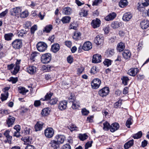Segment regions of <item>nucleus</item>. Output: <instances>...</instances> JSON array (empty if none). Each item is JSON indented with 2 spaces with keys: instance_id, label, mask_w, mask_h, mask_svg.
Returning <instances> with one entry per match:
<instances>
[{
  "instance_id": "nucleus-37",
  "label": "nucleus",
  "mask_w": 149,
  "mask_h": 149,
  "mask_svg": "<svg viewBox=\"0 0 149 149\" xmlns=\"http://www.w3.org/2000/svg\"><path fill=\"white\" fill-rule=\"evenodd\" d=\"M128 4L127 0H120L119 3V6L121 8H124Z\"/></svg>"
},
{
  "instance_id": "nucleus-58",
  "label": "nucleus",
  "mask_w": 149,
  "mask_h": 149,
  "mask_svg": "<svg viewBox=\"0 0 149 149\" xmlns=\"http://www.w3.org/2000/svg\"><path fill=\"white\" fill-rule=\"evenodd\" d=\"M81 113L83 115L86 116L89 113V111L85 108H84L82 109Z\"/></svg>"
},
{
  "instance_id": "nucleus-18",
  "label": "nucleus",
  "mask_w": 149,
  "mask_h": 149,
  "mask_svg": "<svg viewBox=\"0 0 149 149\" xmlns=\"http://www.w3.org/2000/svg\"><path fill=\"white\" fill-rule=\"evenodd\" d=\"M123 56L125 59H130L131 56V53L130 51L128 50H125L123 53Z\"/></svg>"
},
{
  "instance_id": "nucleus-54",
  "label": "nucleus",
  "mask_w": 149,
  "mask_h": 149,
  "mask_svg": "<svg viewBox=\"0 0 149 149\" xmlns=\"http://www.w3.org/2000/svg\"><path fill=\"white\" fill-rule=\"evenodd\" d=\"M122 104V100H119L118 102L115 103L114 105V107L116 108H117L120 107Z\"/></svg>"
},
{
  "instance_id": "nucleus-57",
  "label": "nucleus",
  "mask_w": 149,
  "mask_h": 149,
  "mask_svg": "<svg viewBox=\"0 0 149 149\" xmlns=\"http://www.w3.org/2000/svg\"><path fill=\"white\" fill-rule=\"evenodd\" d=\"M93 141H89L87 142L85 145V149H88L89 147L92 146Z\"/></svg>"
},
{
  "instance_id": "nucleus-34",
  "label": "nucleus",
  "mask_w": 149,
  "mask_h": 149,
  "mask_svg": "<svg viewBox=\"0 0 149 149\" xmlns=\"http://www.w3.org/2000/svg\"><path fill=\"white\" fill-rule=\"evenodd\" d=\"M71 18L68 16H65L63 17L61 19V20L63 24H66L69 23Z\"/></svg>"
},
{
  "instance_id": "nucleus-27",
  "label": "nucleus",
  "mask_w": 149,
  "mask_h": 149,
  "mask_svg": "<svg viewBox=\"0 0 149 149\" xmlns=\"http://www.w3.org/2000/svg\"><path fill=\"white\" fill-rule=\"evenodd\" d=\"M88 10L85 8L82 9L79 12V15L81 17H86L88 15Z\"/></svg>"
},
{
  "instance_id": "nucleus-29",
  "label": "nucleus",
  "mask_w": 149,
  "mask_h": 149,
  "mask_svg": "<svg viewBox=\"0 0 149 149\" xmlns=\"http://www.w3.org/2000/svg\"><path fill=\"white\" fill-rule=\"evenodd\" d=\"M60 49L59 45L58 44H53L52 46V50L54 53L57 52Z\"/></svg>"
},
{
  "instance_id": "nucleus-4",
  "label": "nucleus",
  "mask_w": 149,
  "mask_h": 149,
  "mask_svg": "<svg viewBox=\"0 0 149 149\" xmlns=\"http://www.w3.org/2000/svg\"><path fill=\"white\" fill-rule=\"evenodd\" d=\"M101 84V81L99 79H94L91 82V84L92 88L97 89L99 88Z\"/></svg>"
},
{
  "instance_id": "nucleus-40",
  "label": "nucleus",
  "mask_w": 149,
  "mask_h": 149,
  "mask_svg": "<svg viewBox=\"0 0 149 149\" xmlns=\"http://www.w3.org/2000/svg\"><path fill=\"white\" fill-rule=\"evenodd\" d=\"M121 80L123 84L124 85H126L127 84V83L130 79L128 77L123 76L121 78Z\"/></svg>"
},
{
  "instance_id": "nucleus-55",
  "label": "nucleus",
  "mask_w": 149,
  "mask_h": 149,
  "mask_svg": "<svg viewBox=\"0 0 149 149\" xmlns=\"http://www.w3.org/2000/svg\"><path fill=\"white\" fill-rule=\"evenodd\" d=\"M17 77L14 78L13 77H11L8 80L9 81L12 82V83L15 84L17 82Z\"/></svg>"
},
{
  "instance_id": "nucleus-8",
  "label": "nucleus",
  "mask_w": 149,
  "mask_h": 149,
  "mask_svg": "<svg viewBox=\"0 0 149 149\" xmlns=\"http://www.w3.org/2000/svg\"><path fill=\"white\" fill-rule=\"evenodd\" d=\"M47 45L43 42H38V51L40 52H44L47 49Z\"/></svg>"
},
{
  "instance_id": "nucleus-56",
  "label": "nucleus",
  "mask_w": 149,
  "mask_h": 149,
  "mask_svg": "<svg viewBox=\"0 0 149 149\" xmlns=\"http://www.w3.org/2000/svg\"><path fill=\"white\" fill-rule=\"evenodd\" d=\"M131 120H132L131 118H129L127 119V121H126V125L128 128L130 127V125H131L132 124Z\"/></svg>"
},
{
  "instance_id": "nucleus-2",
  "label": "nucleus",
  "mask_w": 149,
  "mask_h": 149,
  "mask_svg": "<svg viewBox=\"0 0 149 149\" xmlns=\"http://www.w3.org/2000/svg\"><path fill=\"white\" fill-rule=\"evenodd\" d=\"M12 46L15 49H19L22 46V40L19 39H16L13 41L11 43Z\"/></svg>"
},
{
  "instance_id": "nucleus-45",
  "label": "nucleus",
  "mask_w": 149,
  "mask_h": 149,
  "mask_svg": "<svg viewBox=\"0 0 149 149\" xmlns=\"http://www.w3.org/2000/svg\"><path fill=\"white\" fill-rule=\"evenodd\" d=\"M19 93L23 95H25L26 93L28 91V90H26L25 88L22 87H19Z\"/></svg>"
},
{
  "instance_id": "nucleus-59",
  "label": "nucleus",
  "mask_w": 149,
  "mask_h": 149,
  "mask_svg": "<svg viewBox=\"0 0 149 149\" xmlns=\"http://www.w3.org/2000/svg\"><path fill=\"white\" fill-rule=\"evenodd\" d=\"M31 25V23L29 21H27L24 24V27L25 29L28 28Z\"/></svg>"
},
{
  "instance_id": "nucleus-17",
  "label": "nucleus",
  "mask_w": 149,
  "mask_h": 149,
  "mask_svg": "<svg viewBox=\"0 0 149 149\" xmlns=\"http://www.w3.org/2000/svg\"><path fill=\"white\" fill-rule=\"evenodd\" d=\"M119 127V125L118 123H115L112 124L110 127V130L111 132H114L117 130Z\"/></svg>"
},
{
  "instance_id": "nucleus-32",
  "label": "nucleus",
  "mask_w": 149,
  "mask_h": 149,
  "mask_svg": "<svg viewBox=\"0 0 149 149\" xmlns=\"http://www.w3.org/2000/svg\"><path fill=\"white\" fill-rule=\"evenodd\" d=\"M52 67L49 65H43L42 67V70L44 72H49L51 70Z\"/></svg>"
},
{
  "instance_id": "nucleus-39",
  "label": "nucleus",
  "mask_w": 149,
  "mask_h": 149,
  "mask_svg": "<svg viewBox=\"0 0 149 149\" xmlns=\"http://www.w3.org/2000/svg\"><path fill=\"white\" fill-rule=\"evenodd\" d=\"M50 112V111L49 110L48 108H45L42 110L41 112V114L43 116H46L49 114Z\"/></svg>"
},
{
  "instance_id": "nucleus-16",
  "label": "nucleus",
  "mask_w": 149,
  "mask_h": 149,
  "mask_svg": "<svg viewBox=\"0 0 149 149\" xmlns=\"http://www.w3.org/2000/svg\"><path fill=\"white\" fill-rule=\"evenodd\" d=\"M50 146L53 148V149H58L59 148V144L58 141L53 140L51 141L49 143Z\"/></svg>"
},
{
  "instance_id": "nucleus-51",
  "label": "nucleus",
  "mask_w": 149,
  "mask_h": 149,
  "mask_svg": "<svg viewBox=\"0 0 149 149\" xmlns=\"http://www.w3.org/2000/svg\"><path fill=\"white\" fill-rule=\"evenodd\" d=\"M58 101V99L56 98H55L50 99L49 102L51 105H54L56 104Z\"/></svg>"
},
{
  "instance_id": "nucleus-10",
  "label": "nucleus",
  "mask_w": 149,
  "mask_h": 149,
  "mask_svg": "<svg viewBox=\"0 0 149 149\" xmlns=\"http://www.w3.org/2000/svg\"><path fill=\"white\" fill-rule=\"evenodd\" d=\"M10 131L9 130H6L4 133V135L6 138V140L4 141L5 143H8L10 144L11 143L12 136L9 135Z\"/></svg>"
},
{
  "instance_id": "nucleus-5",
  "label": "nucleus",
  "mask_w": 149,
  "mask_h": 149,
  "mask_svg": "<svg viewBox=\"0 0 149 149\" xmlns=\"http://www.w3.org/2000/svg\"><path fill=\"white\" fill-rule=\"evenodd\" d=\"M109 92L108 87H105L100 90L98 92L99 95L102 97H104L108 95Z\"/></svg>"
},
{
  "instance_id": "nucleus-44",
  "label": "nucleus",
  "mask_w": 149,
  "mask_h": 149,
  "mask_svg": "<svg viewBox=\"0 0 149 149\" xmlns=\"http://www.w3.org/2000/svg\"><path fill=\"white\" fill-rule=\"evenodd\" d=\"M52 95V93H51V92L49 93H47L45 96V99H41L40 100H42L43 101L48 100L50 99V98L51 97V96Z\"/></svg>"
},
{
  "instance_id": "nucleus-9",
  "label": "nucleus",
  "mask_w": 149,
  "mask_h": 149,
  "mask_svg": "<svg viewBox=\"0 0 149 149\" xmlns=\"http://www.w3.org/2000/svg\"><path fill=\"white\" fill-rule=\"evenodd\" d=\"M104 38L102 35H98L95 38L94 42L97 45H100L103 43Z\"/></svg>"
},
{
  "instance_id": "nucleus-23",
  "label": "nucleus",
  "mask_w": 149,
  "mask_h": 149,
  "mask_svg": "<svg viewBox=\"0 0 149 149\" xmlns=\"http://www.w3.org/2000/svg\"><path fill=\"white\" fill-rule=\"evenodd\" d=\"M116 16V14L114 12L110 13L105 18V19L107 21L113 20Z\"/></svg>"
},
{
  "instance_id": "nucleus-28",
  "label": "nucleus",
  "mask_w": 149,
  "mask_h": 149,
  "mask_svg": "<svg viewBox=\"0 0 149 149\" xmlns=\"http://www.w3.org/2000/svg\"><path fill=\"white\" fill-rule=\"evenodd\" d=\"M70 102H71L72 103V107L73 109H78L80 107V104L79 102H77L75 100L74 101H70Z\"/></svg>"
},
{
  "instance_id": "nucleus-36",
  "label": "nucleus",
  "mask_w": 149,
  "mask_h": 149,
  "mask_svg": "<svg viewBox=\"0 0 149 149\" xmlns=\"http://www.w3.org/2000/svg\"><path fill=\"white\" fill-rule=\"evenodd\" d=\"M81 36V33L80 32L76 31L74 32L72 37L74 40H77L80 38Z\"/></svg>"
},
{
  "instance_id": "nucleus-14",
  "label": "nucleus",
  "mask_w": 149,
  "mask_h": 149,
  "mask_svg": "<svg viewBox=\"0 0 149 149\" xmlns=\"http://www.w3.org/2000/svg\"><path fill=\"white\" fill-rule=\"evenodd\" d=\"M139 70L137 68H133L130 69L128 71L127 73L130 75L135 76L138 73Z\"/></svg>"
},
{
  "instance_id": "nucleus-7",
  "label": "nucleus",
  "mask_w": 149,
  "mask_h": 149,
  "mask_svg": "<svg viewBox=\"0 0 149 149\" xmlns=\"http://www.w3.org/2000/svg\"><path fill=\"white\" fill-rule=\"evenodd\" d=\"M54 134L53 129L51 127L46 129L45 131V135L47 138H50L52 137Z\"/></svg>"
},
{
  "instance_id": "nucleus-12",
  "label": "nucleus",
  "mask_w": 149,
  "mask_h": 149,
  "mask_svg": "<svg viewBox=\"0 0 149 149\" xmlns=\"http://www.w3.org/2000/svg\"><path fill=\"white\" fill-rule=\"evenodd\" d=\"M67 102L65 100H63L60 102L58 105V108L61 111L65 109L67 107Z\"/></svg>"
},
{
  "instance_id": "nucleus-11",
  "label": "nucleus",
  "mask_w": 149,
  "mask_h": 149,
  "mask_svg": "<svg viewBox=\"0 0 149 149\" xmlns=\"http://www.w3.org/2000/svg\"><path fill=\"white\" fill-rule=\"evenodd\" d=\"M101 60V55L96 54L93 55L92 62L94 63H98L100 62Z\"/></svg>"
},
{
  "instance_id": "nucleus-19",
  "label": "nucleus",
  "mask_w": 149,
  "mask_h": 149,
  "mask_svg": "<svg viewBox=\"0 0 149 149\" xmlns=\"http://www.w3.org/2000/svg\"><path fill=\"white\" fill-rule=\"evenodd\" d=\"M36 67L32 66H29L26 68V71L29 73L33 74L35 73L36 72Z\"/></svg>"
},
{
  "instance_id": "nucleus-43",
  "label": "nucleus",
  "mask_w": 149,
  "mask_h": 149,
  "mask_svg": "<svg viewBox=\"0 0 149 149\" xmlns=\"http://www.w3.org/2000/svg\"><path fill=\"white\" fill-rule=\"evenodd\" d=\"M8 93L7 92H6L4 93L1 95V99L2 101H3L6 100L8 97Z\"/></svg>"
},
{
  "instance_id": "nucleus-61",
  "label": "nucleus",
  "mask_w": 149,
  "mask_h": 149,
  "mask_svg": "<svg viewBox=\"0 0 149 149\" xmlns=\"http://www.w3.org/2000/svg\"><path fill=\"white\" fill-rule=\"evenodd\" d=\"M102 2L101 0H95L92 3L93 6H97Z\"/></svg>"
},
{
  "instance_id": "nucleus-63",
  "label": "nucleus",
  "mask_w": 149,
  "mask_h": 149,
  "mask_svg": "<svg viewBox=\"0 0 149 149\" xmlns=\"http://www.w3.org/2000/svg\"><path fill=\"white\" fill-rule=\"evenodd\" d=\"M37 29V26L36 25H34L32 26L31 28V33H33Z\"/></svg>"
},
{
  "instance_id": "nucleus-20",
  "label": "nucleus",
  "mask_w": 149,
  "mask_h": 149,
  "mask_svg": "<svg viewBox=\"0 0 149 149\" xmlns=\"http://www.w3.org/2000/svg\"><path fill=\"white\" fill-rule=\"evenodd\" d=\"M132 16L130 12L125 13L123 15V19L125 21H128L132 18Z\"/></svg>"
},
{
  "instance_id": "nucleus-24",
  "label": "nucleus",
  "mask_w": 149,
  "mask_h": 149,
  "mask_svg": "<svg viewBox=\"0 0 149 149\" xmlns=\"http://www.w3.org/2000/svg\"><path fill=\"white\" fill-rule=\"evenodd\" d=\"M122 24H123L121 22H113L112 23L111 26L113 28L116 29L122 26Z\"/></svg>"
},
{
  "instance_id": "nucleus-26",
  "label": "nucleus",
  "mask_w": 149,
  "mask_h": 149,
  "mask_svg": "<svg viewBox=\"0 0 149 149\" xmlns=\"http://www.w3.org/2000/svg\"><path fill=\"white\" fill-rule=\"evenodd\" d=\"M20 61H17L14 70L12 72L13 74H16L19 71V70Z\"/></svg>"
},
{
  "instance_id": "nucleus-38",
  "label": "nucleus",
  "mask_w": 149,
  "mask_h": 149,
  "mask_svg": "<svg viewBox=\"0 0 149 149\" xmlns=\"http://www.w3.org/2000/svg\"><path fill=\"white\" fill-rule=\"evenodd\" d=\"M63 11L65 15H69L71 13V9L70 7H65L63 9Z\"/></svg>"
},
{
  "instance_id": "nucleus-13",
  "label": "nucleus",
  "mask_w": 149,
  "mask_h": 149,
  "mask_svg": "<svg viewBox=\"0 0 149 149\" xmlns=\"http://www.w3.org/2000/svg\"><path fill=\"white\" fill-rule=\"evenodd\" d=\"M100 20L99 19L96 18V19H93L92 21L91 22V25L93 28L95 29L100 26Z\"/></svg>"
},
{
  "instance_id": "nucleus-1",
  "label": "nucleus",
  "mask_w": 149,
  "mask_h": 149,
  "mask_svg": "<svg viewBox=\"0 0 149 149\" xmlns=\"http://www.w3.org/2000/svg\"><path fill=\"white\" fill-rule=\"evenodd\" d=\"M51 58L52 56L51 54L46 53L42 54L40 57V61L42 63H48L50 61Z\"/></svg>"
},
{
  "instance_id": "nucleus-50",
  "label": "nucleus",
  "mask_w": 149,
  "mask_h": 149,
  "mask_svg": "<svg viewBox=\"0 0 149 149\" xmlns=\"http://www.w3.org/2000/svg\"><path fill=\"white\" fill-rule=\"evenodd\" d=\"M114 53V49H108L107 51V54L109 56L113 55Z\"/></svg>"
},
{
  "instance_id": "nucleus-60",
  "label": "nucleus",
  "mask_w": 149,
  "mask_h": 149,
  "mask_svg": "<svg viewBox=\"0 0 149 149\" xmlns=\"http://www.w3.org/2000/svg\"><path fill=\"white\" fill-rule=\"evenodd\" d=\"M44 123L42 122H38V131L41 130L42 128Z\"/></svg>"
},
{
  "instance_id": "nucleus-62",
  "label": "nucleus",
  "mask_w": 149,
  "mask_h": 149,
  "mask_svg": "<svg viewBox=\"0 0 149 149\" xmlns=\"http://www.w3.org/2000/svg\"><path fill=\"white\" fill-rule=\"evenodd\" d=\"M45 15V13L44 12H40L38 16L40 19L42 20L43 19Z\"/></svg>"
},
{
  "instance_id": "nucleus-46",
  "label": "nucleus",
  "mask_w": 149,
  "mask_h": 149,
  "mask_svg": "<svg viewBox=\"0 0 149 149\" xmlns=\"http://www.w3.org/2000/svg\"><path fill=\"white\" fill-rule=\"evenodd\" d=\"M103 129L104 130H107L110 129L111 126L107 122H105L103 123Z\"/></svg>"
},
{
  "instance_id": "nucleus-64",
  "label": "nucleus",
  "mask_w": 149,
  "mask_h": 149,
  "mask_svg": "<svg viewBox=\"0 0 149 149\" xmlns=\"http://www.w3.org/2000/svg\"><path fill=\"white\" fill-rule=\"evenodd\" d=\"M61 149H71L70 146L69 144H66L63 146Z\"/></svg>"
},
{
  "instance_id": "nucleus-6",
  "label": "nucleus",
  "mask_w": 149,
  "mask_h": 149,
  "mask_svg": "<svg viewBox=\"0 0 149 149\" xmlns=\"http://www.w3.org/2000/svg\"><path fill=\"white\" fill-rule=\"evenodd\" d=\"M92 47L91 43L89 41H87L84 43L83 46H80L79 48V50L80 49L82 48L85 51H88L92 49Z\"/></svg>"
},
{
  "instance_id": "nucleus-30",
  "label": "nucleus",
  "mask_w": 149,
  "mask_h": 149,
  "mask_svg": "<svg viewBox=\"0 0 149 149\" xmlns=\"http://www.w3.org/2000/svg\"><path fill=\"white\" fill-rule=\"evenodd\" d=\"M29 15V12L27 10H25L24 11L21 12L19 15L20 17L21 18H24L27 17Z\"/></svg>"
},
{
  "instance_id": "nucleus-49",
  "label": "nucleus",
  "mask_w": 149,
  "mask_h": 149,
  "mask_svg": "<svg viewBox=\"0 0 149 149\" xmlns=\"http://www.w3.org/2000/svg\"><path fill=\"white\" fill-rule=\"evenodd\" d=\"M37 56V53L36 52H35L32 53L30 56V59L33 61H35L36 58Z\"/></svg>"
},
{
  "instance_id": "nucleus-3",
  "label": "nucleus",
  "mask_w": 149,
  "mask_h": 149,
  "mask_svg": "<svg viewBox=\"0 0 149 149\" xmlns=\"http://www.w3.org/2000/svg\"><path fill=\"white\" fill-rule=\"evenodd\" d=\"M22 7H16L13 8L11 9V15H15L17 17H19V15L22 12Z\"/></svg>"
},
{
  "instance_id": "nucleus-52",
  "label": "nucleus",
  "mask_w": 149,
  "mask_h": 149,
  "mask_svg": "<svg viewBox=\"0 0 149 149\" xmlns=\"http://www.w3.org/2000/svg\"><path fill=\"white\" fill-rule=\"evenodd\" d=\"M103 63L105 65H107L108 67L111 65V61L110 60L105 59L103 62Z\"/></svg>"
},
{
  "instance_id": "nucleus-48",
  "label": "nucleus",
  "mask_w": 149,
  "mask_h": 149,
  "mask_svg": "<svg viewBox=\"0 0 149 149\" xmlns=\"http://www.w3.org/2000/svg\"><path fill=\"white\" fill-rule=\"evenodd\" d=\"M68 127L71 131L77 130V127L75 125L73 124H70L68 126Z\"/></svg>"
},
{
  "instance_id": "nucleus-25",
  "label": "nucleus",
  "mask_w": 149,
  "mask_h": 149,
  "mask_svg": "<svg viewBox=\"0 0 149 149\" xmlns=\"http://www.w3.org/2000/svg\"><path fill=\"white\" fill-rule=\"evenodd\" d=\"M56 138L57 140V141L61 143H63L65 140V137L63 135H58L56 136Z\"/></svg>"
},
{
  "instance_id": "nucleus-21",
  "label": "nucleus",
  "mask_w": 149,
  "mask_h": 149,
  "mask_svg": "<svg viewBox=\"0 0 149 149\" xmlns=\"http://www.w3.org/2000/svg\"><path fill=\"white\" fill-rule=\"evenodd\" d=\"M125 47V44L122 42L118 43L116 49L119 52L123 51Z\"/></svg>"
},
{
  "instance_id": "nucleus-22",
  "label": "nucleus",
  "mask_w": 149,
  "mask_h": 149,
  "mask_svg": "<svg viewBox=\"0 0 149 149\" xmlns=\"http://www.w3.org/2000/svg\"><path fill=\"white\" fill-rule=\"evenodd\" d=\"M15 119L14 117L11 116H9L7 120V124L8 127H11L14 123Z\"/></svg>"
},
{
  "instance_id": "nucleus-35",
  "label": "nucleus",
  "mask_w": 149,
  "mask_h": 149,
  "mask_svg": "<svg viewBox=\"0 0 149 149\" xmlns=\"http://www.w3.org/2000/svg\"><path fill=\"white\" fill-rule=\"evenodd\" d=\"M22 139L24 142V144H29L31 142V139L29 136L22 138Z\"/></svg>"
},
{
  "instance_id": "nucleus-15",
  "label": "nucleus",
  "mask_w": 149,
  "mask_h": 149,
  "mask_svg": "<svg viewBox=\"0 0 149 149\" xmlns=\"http://www.w3.org/2000/svg\"><path fill=\"white\" fill-rule=\"evenodd\" d=\"M141 28L143 29H145L149 27V22L147 19H144L140 23Z\"/></svg>"
},
{
  "instance_id": "nucleus-31",
  "label": "nucleus",
  "mask_w": 149,
  "mask_h": 149,
  "mask_svg": "<svg viewBox=\"0 0 149 149\" xmlns=\"http://www.w3.org/2000/svg\"><path fill=\"white\" fill-rule=\"evenodd\" d=\"M14 35L12 33H10L6 34L4 35V37L6 40L7 41L10 40Z\"/></svg>"
},
{
  "instance_id": "nucleus-41",
  "label": "nucleus",
  "mask_w": 149,
  "mask_h": 149,
  "mask_svg": "<svg viewBox=\"0 0 149 149\" xmlns=\"http://www.w3.org/2000/svg\"><path fill=\"white\" fill-rule=\"evenodd\" d=\"M78 137L80 139L81 141H84L87 139L88 136L86 134H79Z\"/></svg>"
},
{
  "instance_id": "nucleus-33",
  "label": "nucleus",
  "mask_w": 149,
  "mask_h": 149,
  "mask_svg": "<svg viewBox=\"0 0 149 149\" xmlns=\"http://www.w3.org/2000/svg\"><path fill=\"white\" fill-rule=\"evenodd\" d=\"M133 140H132L129 141L127 142L124 145V147L125 149H127L133 145Z\"/></svg>"
},
{
  "instance_id": "nucleus-47",
  "label": "nucleus",
  "mask_w": 149,
  "mask_h": 149,
  "mask_svg": "<svg viewBox=\"0 0 149 149\" xmlns=\"http://www.w3.org/2000/svg\"><path fill=\"white\" fill-rule=\"evenodd\" d=\"M142 135V133L141 131H139L137 133L133 135V137L134 139H138L140 138Z\"/></svg>"
},
{
  "instance_id": "nucleus-42",
  "label": "nucleus",
  "mask_w": 149,
  "mask_h": 149,
  "mask_svg": "<svg viewBox=\"0 0 149 149\" xmlns=\"http://www.w3.org/2000/svg\"><path fill=\"white\" fill-rule=\"evenodd\" d=\"M52 28V26L51 25H49L46 26L43 30V32L48 33L50 32Z\"/></svg>"
},
{
  "instance_id": "nucleus-53",
  "label": "nucleus",
  "mask_w": 149,
  "mask_h": 149,
  "mask_svg": "<svg viewBox=\"0 0 149 149\" xmlns=\"http://www.w3.org/2000/svg\"><path fill=\"white\" fill-rule=\"evenodd\" d=\"M139 6H138L137 9L140 11L142 12L144 11L145 10V8L143 6L141 3L140 4L139 3Z\"/></svg>"
}]
</instances>
